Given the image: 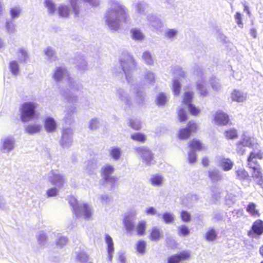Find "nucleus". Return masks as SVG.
Instances as JSON below:
<instances>
[{"label":"nucleus","instance_id":"f257e3e1","mask_svg":"<svg viewBox=\"0 0 263 263\" xmlns=\"http://www.w3.org/2000/svg\"><path fill=\"white\" fill-rule=\"evenodd\" d=\"M129 17L125 6L115 3L106 13L105 22L111 30L117 31L121 23H126Z\"/></svg>","mask_w":263,"mask_h":263},{"label":"nucleus","instance_id":"f03ea898","mask_svg":"<svg viewBox=\"0 0 263 263\" xmlns=\"http://www.w3.org/2000/svg\"><path fill=\"white\" fill-rule=\"evenodd\" d=\"M36 106V104L33 102H25L22 104L20 113L22 122H28L34 118Z\"/></svg>","mask_w":263,"mask_h":263},{"label":"nucleus","instance_id":"7ed1b4c3","mask_svg":"<svg viewBox=\"0 0 263 263\" xmlns=\"http://www.w3.org/2000/svg\"><path fill=\"white\" fill-rule=\"evenodd\" d=\"M198 129L196 123L189 121L184 128H180L177 134V137L180 140H185L188 139L191 135L192 133H195Z\"/></svg>","mask_w":263,"mask_h":263},{"label":"nucleus","instance_id":"20e7f679","mask_svg":"<svg viewBox=\"0 0 263 263\" xmlns=\"http://www.w3.org/2000/svg\"><path fill=\"white\" fill-rule=\"evenodd\" d=\"M263 234V220L258 219L254 221L250 228L247 232V235L249 237H259Z\"/></svg>","mask_w":263,"mask_h":263},{"label":"nucleus","instance_id":"39448f33","mask_svg":"<svg viewBox=\"0 0 263 263\" xmlns=\"http://www.w3.org/2000/svg\"><path fill=\"white\" fill-rule=\"evenodd\" d=\"M236 146L237 152L240 154H243L245 152L243 147H253V143L250 136L243 134L240 140L236 143Z\"/></svg>","mask_w":263,"mask_h":263},{"label":"nucleus","instance_id":"423d86ee","mask_svg":"<svg viewBox=\"0 0 263 263\" xmlns=\"http://www.w3.org/2000/svg\"><path fill=\"white\" fill-rule=\"evenodd\" d=\"M214 120L217 125L222 126L229 124L230 122L229 116L221 110L216 112Z\"/></svg>","mask_w":263,"mask_h":263},{"label":"nucleus","instance_id":"0eeeda50","mask_svg":"<svg viewBox=\"0 0 263 263\" xmlns=\"http://www.w3.org/2000/svg\"><path fill=\"white\" fill-rule=\"evenodd\" d=\"M262 158V153L260 151L257 152V153L254 152H250L247 160L248 167H250V164L252 162L254 163V166L259 165L257 162V160H261Z\"/></svg>","mask_w":263,"mask_h":263},{"label":"nucleus","instance_id":"6e6552de","mask_svg":"<svg viewBox=\"0 0 263 263\" xmlns=\"http://www.w3.org/2000/svg\"><path fill=\"white\" fill-rule=\"evenodd\" d=\"M136 151L146 162H150L152 160V153L147 147L142 146L138 147L136 148Z\"/></svg>","mask_w":263,"mask_h":263},{"label":"nucleus","instance_id":"1a4fd4ad","mask_svg":"<svg viewBox=\"0 0 263 263\" xmlns=\"http://www.w3.org/2000/svg\"><path fill=\"white\" fill-rule=\"evenodd\" d=\"M188 146L193 151H202L205 149L204 144L201 141L195 138L189 142Z\"/></svg>","mask_w":263,"mask_h":263},{"label":"nucleus","instance_id":"9d476101","mask_svg":"<svg viewBox=\"0 0 263 263\" xmlns=\"http://www.w3.org/2000/svg\"><path fill=\"white\" fill-rule=\"evenodd\" d=\"M44 127L48 133L54 132L57 128V123L53 118H47L45 121Z\"/></svg>","mask_w":263,"mask_h":263},{"label":"nucleus","instance_id":"9b49d317","mask_svg":"<svg viewBox=\"0 0 263 263\" xmlns=\"http://www.w3.org/2000/svg\"><path fill=\"white\" fill-rule=\"evenodd\" d=\"M248 168L251 169L253 177L259 180L262 179V173L259 165L254 166V163L252 162L250 164V167Z\"/></svg>","mask_w":263,"mask_h":263},{"label":"nucleus","instance_id":"f8f14e48","mask_svg":"<svg viewBox=\"0 0 263 263\" xmlns=\"http://www.w3.org/2000/svg\"><path fill=\"white\" fill-rule=\"evenodd\" d=\"M205 239L209 242L215 241L218 237L217 231L213 228H210L204 234Z\"/></svg>","mask_w":263,"mask_h":263},{"label":"nucleus","instance_id":"ddd939ff","mask_svg":"<svg viewBox=\"0 0 263 263\" xmlns=\"http://www.w3.org/2000/svg\"><path fill=\"white\" fill-rule=\"evenodd\" d=\"M105 241L107 245L108 258L109 260L111 261L112 258V254L114 252V247L112 239L108 234L105 235Z\"/></svg>","mask_w":263,"mask_h":263},{"label":"nucleus","instance_id":"4468645a","mask_svg":"<svg viewBox=\"0 0 263 263\" xmlns=\"http://www.w3.org/2000/svg\"><path fill=\"white\" fill-rule=\"evenodd\" d=\"M234 163L229 158H222L219 161V165L224 171H228L231 170L233 166Z\"/></svg>","mask_w":263,"mask_h":263},{"label":"nucleus","instance_id":"2eb2a0df","mask_svg":"<svg viewBox=\"0 0 263 263\" xmlns=\"http://www.w3.org/2000/svg\"><path fill=\"white\" fill-rule=\"evenodd\" d=\"M115 169L114 167L110 165L107 164L101 168V175L105 179H107L111 175Z\"/></svg>","mask_w":263,"mask_h":263},{"label":"nucleus","instance_id":"dca6fc26","mask_svg":"<svg viewBox=\"0 0 263 263\" xmlns=\"http://www.w3.org/2000/svg\"><path fill=\"white\" fill-rule=\"evenodd\" d=\"M246 211L253 217H257L260 216V213L258 210L256 209V205L253 202H250L248 204Z\"/></svg>","mask_w":263,"mask_h":263},{"label":"nucleus","instance_id":"f3484780","mask_svg":"<svg viewBox=\"0 0 263 263\" xmlns=\"http://www.w3.org/2000/svg\"><path fill=\"white\" fill-rule=\"evenodd\" d=\"M161 237V234L160 230L156 227H153L149 234V239L153 241H158Z\"/></svg>","mask_w":263,"mask_h":263},{"label":"nucleus","instance_id":"a211bd4d","mask_svg":"<svg viewBox=\"0 0 263 263\" xmlns=\"http://www.w3.org/2000/svg\"><path fill=\"white\" fill-rule=\"evenodd\" d=\"M224 134L226 139L228 140L235 139L238 137L237 130L235 128H230L225 130Z\"/></svg>","mask_w":263,"mask_h":263},{"label":"nucleus","instance_id":"6ab92c4d","mask_svg":"<svg viewBox=\"0 0 263 263\" xmlns=\"http://www.w3.org/2000/svg\"><path fill=\"white\" fill-rule=\"evenodd\" d=\"M41 129V126L38 124L30 125L25 128L27 133L30 135H33L39 133Z\"/></svg>","mask_w":263,"mask_h":263},{"label":"nucleus","instance_id":"aec40b11","mask_svg":"<svg viewBox=\"0 0 263 263\" xmlns=\"http://www.w3.org/2000/svg\"><path fill=\"white\" fill-rule=\"evenodd\" d=\"M68 202L73 208V213L75 214H78L80 205L78 204L77 199L73 196H71L69 198Z\"/></svg>","mask_w":263,"mask_h":263},{"label":"nucleus","instance_id":"412c9836","mask_svg":"<svg viewBox=\"0 0 263 263\" xmlns=\"http://www.w3.org/2000/svg\"><path fill=\"white\" fill-rule=\"evenodd\" d=\"M146 242L143 240H140L136 244V249L141 254H144L146 251Z\"/></svg>","mask_w":263,"mask_h":263},{"label":"nucleus","instance_id":"4be33fe9","mask_svg":"<svg viewBox=\"0 0 263 263\" xmlns=\"http://www.w3.org/2000/svg\"><path fill=\"white\" fill-rule=\"evenodd\" d=\"M132 37L133 40L142 41L144 39V36L139 29L135 28L130 30Z\"/></svg>","mask_w":263,"mask_h":263},{"label":"nucleus","instance_id":"5701e85b","mask_svg":"<svg viewBox=\"0 0 263 263\" xmlns=\"http://www.w3.org/2000/svg\"><path fill=\"white\" fill-rule=\"evenodd\" d=\"M136 229L137 234L139 236H143L145 233L146 222L145 221L139 222L137 225Z\"/></svg>","mask_w":263,"mask_h":263},{"label":"nucleus","instance_id":"b1692460","mask_svg":"<svg viewBox=\"0 0 263 263\" xmlns=\"http://www.w3.org/2000/svg\"><path fill=\"white\" fill-rule=\"evenodd\" d=\"M180 261L188 260L191 258V253L189 251L183 250L176 254Z\"/></svg>","mask_w":263,"mask_h":263},{"label":"nucleus","instance_id":"393cba45","mask_svg":"<svg viewBox=\"0 0 263 263\" xmlns=\"http://www.w3.org/2000/svg\"><path fill=\"white\" fill-rule=\"evenodd\" d=\"M110 155L114 160H118L121 156V149L118 147H112L110 150Z\"/></svg>","mask_w":263,"mask_h":263},{"label":"nucleus","instance_id":"a878e982","mask_svg":"<svg viewBox=\"0 0 263 263\" xmlns=\"http://www.w3.org/2000/svg\"><path fill=\"white\" fill-rule=\"evenodd\" d=\"M130 137L133 140L137 141L141 143L145 142L146 140V136L141 133H134L131 135Z\"/></svg>","mask_w":263,"mask_h":263},{"label":"nucleus","instance_id":"bb28decb","mask_svg":"<svg viewBox=\"0 0 263 263\" xmlns=\"http://www.w3.org/2000/svg\"><path fill=\"white\" fill-rule=\"evenodd\" d=\"M3 147L7 151H11L14 147V140L13 139L6 138L4 140Z\"/></svg>","mask_w":263,"mask_h":263},{"label":"nucleus","instance_id":"cd10ccee","mask_svg":"<svg viewBox=\"0 0 263 263\" xmlns=\"http://www.w3.org/2000/svg\"><path fill=\"white\" fill-rule=\"evenodd\" d=\"M82 210L85 218H89L91 215V211L88 204L84 203L80 205L79 210Z\"/></svg>","mask_w":263,"mask_h":263},{"label":"nucleus","instance_id":"c85d7f7f","mask_svg":"<svg viewBox=\"0 0 263 263\" xmlns=\"http://www.w3.org/2000/svg\"><path fill=\"white\" fill-rule=\"evenodd\" d=\"M193 99V92L191 91H187L184 92L183 94V98L182 102L184 104L188 105L191 103Z\"/></svg>","mask_w":263,"mask_h":263},{"label":"nucleus","instance_id":"c756f323","mask_svg":"<svg viewBox=\"0 0 263 263\" xmlns=\"http://www.w3.org/2000/svg\"><path fill=\"white\" fill-rule=\"evenodd\" d=\"M70 10L66 6L61 5L58 8V12L60 16L67 17L69 16Z\"/></svg>","mask_w":263,"mask_h":263},{"label":"nucleus","instance_id":"7c9ffc66","mask_svg":"<svg viewBox=\"0 0 263 263\" xmlns=\"http://www.w3.org/2000/svg\"><path fill=\"white\" fill-rule=\"evenodd\" d=\"M162 218L165 223H172L174 221V215L171 213L165 212L162 214Z\"/></svg>","mask_w":263,"mask_h":263},{"label":"nucleus","instance_id":"2f4dec72","mask_svg":"<svg viewBox=\"0 0 263 263\" xmlns=\"http://www.w3.org/2000/svg\"><path fill=\"white\" fill-rule=\"evenodd\" d=\"M187 108L190 114L194 116H197L200 114V110L192 103H189Z\"/></svg>","mask_w":263,"mask_h":263},{"label":"nucleus","instance_id":"473e14b6","mask_svg":"<svg viewBox=\"0 0 263 263\" xmlns=\"http://www.w3.org/2000/svg\"><path fill=\"white\" fill-rule=\"evenodd\" d=\"M180 218L184 222H189L191 220V214L186 210L180 212Z\"/></svg>","mask_w":263,"mask_h":263},{"label":"nucleus","instance_id":"72a5a7b5","mask_svg":"<svg viewBox=\"0 0 263 263\" xmlns=\"http://www.w3.org/2000/svg\"><path fill=\"white\" fill-rule=\"evenodd\" d=\"M232 98L233 100L237 102H242L245 100L243 96L237 90H234L232 93Z\"/></svg>","mask_w":263,"mask_h":263},{"label":"nucleus","instance_id":"f704fd0d","mask_svg":"<svg viewBox=\"0 0 263 263\" xmlns=\"http://www.w3.org/2000/svg\"><path fill=\"white\" fill-rule=\"evenodd\" d=\"M63 70L61 67H57L53 74L54 79L59 82L61 81L63 77Z\"/></svg>","mask_w":263,"mask_h":263},{"label":"nucleus","instance_id":"c9c22d12","mask_svg":"<svg viewBox=\"0 0 263 263\" xmlns=\"http://www.w3.org/2000/svg\"><path fill=\"white\" fill-rule=\"evenodd\" d=\"M178 235L179 236H186L189 235L190 230L187 226L185 225H181L178 228Z\"/></svg>","mask_w":263,"mask_h":263},{"label":"nucleus","instance_id":"e433bc0d","mask_svg":"<svg viewBox=\"0 0 263 263\" xmlns=\"http://www.w3.org/2000/svg\"><path fill=\"white\" fill-rule=\"evenodd\" d=\"M209 177L212 180H218L221 179V176L218 171L213 170L209 172Z\"/></svg>","mask_w":263,"mask_h":263},{"label":"nucleus","instance_id":"4c0bfd02","mask_svg":"<svg viewBox=\"0 0 263 263\" xmlns=\"http://www.w3.org/2000/svg\"><path fill=\"white\" fill-rule=\"evenodd\" d=\"M181 89V85L178 80H174L173 83L172 90L175 95L179 94Z\"/></svg>","mask_w":263,"mask_h":263},{"label":"nucleus","instance_id":"58836bf2","mask_svg":"<svg viewBox=\"0 0 263 263\" xmlns=\"http://www.w3.org/2000/svg\"><path fill=\"white\" fill-rule=\"evenodd\" d=\"M143 59L145 62L149 65H152L153 63V59L151 54L149 51H145L143 53L142 55Z\"/></svg>","mask_w":263,"mask_h":263},{"label":"nucleus","instance_id":"ea45409f","mask_svg":"<svg viewBox=\"0 0 263 263\" xmlns=\"http://www.w3.org/2000/svg\"><path fill=\"white\" fill-rule=\"evenodd\" d=\"M238 179H245L249 176L248 172L244 168H240L236 171Z\"/></svg>","mask_w":263,"mask_h":263},{"label":"nucleus","instance_id":"a19ab883","mask_svg":"<svg viewBox=\"0 0 263 263\" xmlns=\"http://www.w3.org/2000/svg\"><path fill=\"white\" fill-rule=\"evenodd\" d=\"M10 69L11 72L16 75L18 72V65L15 61H11L9 64Z\"/></svg>","mask_w":263,"mask_h":263},{"label":"nucleus","instance_id":"79ce46f5","mask_svg":"<svg viewBox=\"0 0 263 263\" xmlns=\"http://www.w3.org/2000/svg\"><path fill=\"white\" fill-rule=\"evenodd\" d=\"M124 224L126 230L128 231H131L134 228L133 222L130 219L128 218H126L124 220Z\"/></svg>","mask_w":263,"mask_h":263},{"label":"nucleus","instance_id":"37998d69","mask_svg":"<svg viewBox=\"0 0 263 263\" xmlns=\"http://www.w3.org/2000/svg\"><path fill=\"white\" fill-rule=\"evenodd\" d=\"M178 116L180 122H184L187 119V115L183 109H180L178 110Z\"/></svg>","mask_w":263,"mask_h":263},{"label":"nucleus","instance_id":"c03bdc74","mask_svg":"<svg viewBox=\"0 0 263 263\" xmlns=\"http://www.w3.org/2000/svg\"><path fill=\"white\" fill-rule=\"evenodd\" d=\"M197 89L201 96L205 97L208 95L207 89L202 84H198Z\"/></svg>","mask_w":263,"mask_h":263},{"label":"nucleus","instance_id":"a18cd8bd","mask_svg":"<svg viewBox=\"0 0 263 263\" xmlns=\"http://www.w3.org/2000/svg\"><path fill=\"white\" fill-rule=\"evenodd\" d=\"M166 98L164 94L163 93H160L157 98V103L159 105H164V104L166 102Z\"/></svg>","mask_w":263,"mask_h":263},{"label":"nucleus","instance_id":"49530a36","mask_svg":"<svg viewBox=\"0 0 263 263\" xmlns=\"http://www.w3.org/2000/svg\"><path fill=\"white\" fill-rule=\"evenodd\" d=\"M45 7L51 12H53L55 10L54 4L50 0H45Z\"/></svg>","mask_w":263,"mask_h":263},{"label":"nucleus","instance_id":"de8ad7c7","mask_svg":"<svg viewBox=\"0 0 263 263\" xmlns=\"http://www.w3.org/2000/svg\"><path fill=\"white\" fill-rule=\"evenodd\" d=\"M197 156L194 152H190L188 154V160L190 163L193 164L196 162Z\"/></svg>","mask_w":263,"mask_h":263},{"label":"nucleus","instance_id":"09e8293b","mask_svg":"<svg viewBox=\"0 0 263 263\" xmlns=\"http://www.w3.org/2000/svg\"><path fill=\"white\" fill-rule=\"evenodd\" d=\"M77 0H70V4L72 8V11L76 15L79 14V9L77 7Z\"/></svg>","mask_w":263,"mask_h":263},{"label":"nucleus","instance_id":"8fccbe9b","mask_svg":"<svg viewBox=\"0 0 263 263\" xmlns=\"http://www.w3.org/2000/svg\"><path fill=\"white\" fill-rule=\"evenodd\" d=\"M235 19L236 20V23L241 27H242L243 25V23L242 22V15L240 13L236 12L235 15Z\"/></svg>","mask_w":263,"mask_h":263},{"label":"nucleus","instance_id":"3c124183","mask_svg":"<svg viewBox=\"0 0 263 263\" xmlns=\"http://www.w3.org/2000/svg\"><path fill=\"white\" fill-rule=\"evenodd\" d=\"M67 241L68 239L66 237H61L58 239L57 244L60 247L62 248L63 246L67 243Z\"/></svg>","mask_w":263,"mask_h":263},{"label":"nucleus","instance_id":"603ef678","mask_svg":"<svg viewBox=\"0 0 263 263\" xmlns=\"http://www.w3.org/2000/svg\"><path fill=\"white\" fill-rule=\"evenodd\" d=\"M167 262L168 263H179V261L178 260L177 255L176 254L171 255L167 258Z\"/></svg>","mask_w":263,"mask_h":263},{"label":"nucleus","instance_id":"864d4df0","mask_svg":"<svg viewBox=\"0 0 263 263\" xmlns=\"http://www.w3.org/2000/svg\"><path fill=\"white\" fill-rule=\"evenodd\" d=\"M129 126L135 130H139L141 128L140 123L135 121H130L129 122Z\"/></svg>","mask_w":263,"mask_h":263},{"label":"nucleus","instance_id":"5fc2aeb1","mask_svg":"<svg viewBox=\"0 0 263 263\" xmlns=\"http://www.w3.org/2000/svg\"><path fill=\"white\" fill-rule=\"evenodd\" d=\"M177 34V32L175 29H168L166 32V35L168 37L172 38L174 37Z\"/></svg>","mask_w":263,"mask_h":263},{"label":"nucleus","instance_id":"6e6d98bb","mask_svg":"<svg viewBox=\"0 0 263 263\" xmlns=\"http://www.w3.org/2000/svg\"><path fill=\"white\" fill-rule=\"evenodd\" d=\"M57 190L55 188H52L48 190L47 194L48 197H53L57 194Z\"/></svg>","mask_w":263,"mask_h":263},{"label":"nucleus","instance_id":"4d7b16f0","mask_svg":"<svg viewBox=\"0 0 263 263\" xmlns=\"http://www.w3.org/2000/svg\"><path fill=\"white\" fill-rule=\"evenodd\" d=\"M201 163L204 167H208L210 164V161L208 157H204L201 160Z\"/></svg>","mask_w":263,"mask_h":263},{"label":"nucleus","instance_id":"13d9d810","mask_svg":"<svg viewBox=\"0 0 263 263\" xmlns=\"http://www.w3.org/2000/svg\"><path fill=\"white\" fill-rule=\"evenodd\" d=\"M146 214L154 215L156 213V211L153 207H149L146 210Z\"/></svg>","mask_w":263,"mask_h":263},{"label":"nucleus","instance_id":"bf43d9fd","mask_svg":"<svg viewBox=\"0 0 263 263\" xmlns=\"http://www.w3.org/2000/svg\"><path fill=\"white\" fill-rule=\"evenodd\" d=\"M10 12L11 16L13 18L18 17L20 14L19 11L16 9H12Z\"/></svg>","mask_w":263,"mask_h":263},{"label":"nucleus","instance_id":"052dcab7","mask_svg":"<svg viewBox=\"0 0 263 263\" xmlns=\"http://www.w3.org/2000/svg\"><path fill=\"white\" fill-rule=\"evenodd\" d=\"M163 178L159 174H155L151 178V181H162Z\"/></svg>","mask_w":263,"mask_h":263},{"label":"nucleus","instance_id":"680f3d73","mask_svg":"<svg viewBox=\"0 0 263 263\" xmlns=\"http://www.w3.org/2000/svg\"><path fill=\"white\" fill-rule=\"evenodd\" d=\"M250 34L253 38L257 37V31L254 28H251L249 31Z\"/></svg>","mask_w":263,"mask_h":263},{"label":"nucleus","instance_id":"e2e57ef3","mask_svg":"<svg viewBox=\"0 0 263 263\" xmlns=\"http://www.w3.org/2000/svg\"><path fill=\"white\" fill-rule=\"evenodd\" d=\"M52 50L50 48H48L45 50V54L47 55H50L52 54Z\"/></svg>","mask_w":263,"mask_h":263},{"label":"nucleus","instance_id":"0e129e2a","mask_svg":"<svg viewBox=\"0 0 263 263\" xmlns=\"http://www.w3.org/2000/svg\"><path fill=\"white\" fill-rule=\"evenodd\" d=\"M259 254L263 257V245H261L259 248Z\"/></svg>","mask_w":263,"mask_h":263},{"label":"nucleus","instance_id":"69168bd1","mask_svg":"<svg viewBox=\"0 0 263 263\" xmlns=\"http://www.w3.org/2000/svg\"><path fill=\"white\" fill-rule=\"evenodd\" d=\"M162 182H152V185L154 186H160Z\"/></svg>","mask_w":263,"mask_h":263},{"label":"nucleus","instance_id":"338daca9","mask_svg":"<svg viewBox=\"0 0 263 263\" xmlns=\"http://www.w3.org/2000/svg\"><path fill=\"white\" fill-rule=\"evenodd\" d=\"M20 52L22 54H26V52L24 50H20Z\"/></svg>","mask_w":263,"mask_h":263},{"label":"nucleus","instance_id":"774afa93","mask_svg":"<svg viewBox=\"0 0 263 263\" xmlns=\"http://www.w3.org/2000/svg\"><path fill=\"white\" fill-rule=\"evenodd\" d=\"M260 263H263V261H261Z\"/></svg>","mask_w":263,"mask_h":263}]
</instances>
